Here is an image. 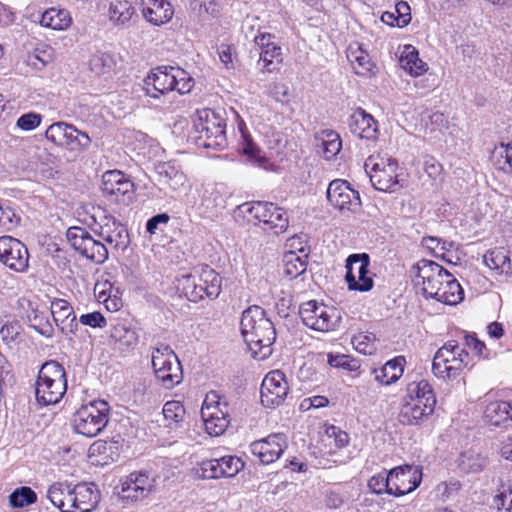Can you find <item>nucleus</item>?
I'll list each match as a JSON object with an SVG mask.
<instances>
[{
  "label": "nucleus",
  "instance_id": "obj_16",
  "mask_svg": "<svg viewBox=\"0 0 512 512\" xmlns=\"http://www.w3.org/2000/svg\"><path fill=\"white\" fill-rule=\"evenodd\" d=\"M327 200L340 211L357 213L361 209L359 192L350 187L346 180L335 179L327 188Z\"/></svg>",
  "mask_w": 512,
  "mask_h": 512
},
{
  "label": "nucleus",
  "instance_id": "obj_54",
  "mask_svg": "<svg viewBox=\"0 0 512 512\" xmlns=\"http://www.w3.org/2000/svg\"><path fill=\"white\" fill-rule=\"evenodd\" d=\"M374 340L375 336L371 333H359L353 336L352 344L358 352L364 355H371L376 350Z\"/></svg>",
  "mask_w": 512,
  "mask_h": 512
},
{
  "label": "nucleus",
  "instance_id": "obj_56",
  "mask_svg": "<svg viewBox=\"0 0 512 512\" xmlns=\"http://www.w3.org/2000/svg\"><path fill=\"white\" fill-rule=\"evenodd\" d=\"M219 462L224 477H233L244 467V463L237 456H223L219 458Z\"/></svg>",
  "mask_w": 512,
  "mask_h": 512
},
{
  "label": "nucleus",
  "instance_id": "obj_45",
  "mask_svg": "<svg viewBox=\"0 0 512 512\" xmlns=\"http://www.w3.org/2000/svg\"><path fill=\"white\" fill-rule=\"evenodd\" d=\"M323 157L327 160L335 157L341 150L342 141L339 134L333 130H325L321 136Z\"/></svg>",
  "mask_w": 512,
  "mask_h": 512
},
{
  "label": "nucleus",
  "instance_id": "obj_49",
  "mask_svg": "<svg viewBox=\"0 0 512 512\" xmlns=\"http://www.w3.org/2000/svg\"><path fill=\"white\" fill-rule=\"evenodd\" d=\"M37 500L36 493L27 486H23L14 490L9 496V502L12 507L22 508L35 503Z\"/></svg>",
  "mask_w": 512,
  "mask_h": 512
},
{
  "label": "nucleus",
  "instance_id": "obj_59",
  "mask_svg": "<svg viewBox=\"0 0 512 512\" xmlns=\"http://www.w3.org/2000/svg\"><path fill=\"white\" fill-rule=\"evenodd\" d=\"M492 505L498 512H512V489L509 487L497 494Z\"/></svg>",
  "mask_w": 512,
  "mask_h": 512
},
{
  "label": "nucleus",
  "instance_id": "obj_34",
  "mask_svg": "<svg viewBox=\"0 0 512 512\" xmlns=\"http://www.w3.org/2000/svg\"><path fill=\"white\" fill-rule=\"evenodd\" d=\"M347 58L357 75L366 76L372 72L374 68V63L369 54L359 44L349 46L347 49Z\"/></svg>",
  "mask_w": 512,
  "mask_h": 512
},
{
  "label": "nucleus",
  "instance_id": "obj_46",
  "mask_svg": "<svg viewBox=\"0 0 512 512\" xmlns=\"http://www.w3.org/2000/svg\"><path fill=\"white\" fill-rule=\"evenodd\" d=\"M171 360H175V352L171 349V347L167 344H160L155 347L152 351V367L155 375L162 369L165 368V365L170 364Z\"/></svg>",
  "mask_w": 512,
  "mask_h": 512
},
{
  "label": "nucleus",
  "instance_id": "obj_52",
  "mask_svg": "<svg viewBox=\"0 0 512 512\" xmlns=\"http://www.w3.org/2000/svg\"><path fill=\"white\" fill-rule=\"evenodd\" d=\"M368 487L378 495L382 493L393 495L390 473L386 470L372 476L368 481Z\"/></svg>",
  "mask_w": 512,
  "mask_h": 512
},
{
  "label": "nucleus",
  "instance_id": "obj_35",
  "mask_svg": "<svg viewBox=\"0 0 512 512\" xmlns=\"http://www.w3.org/2000/svg\"><path fill=\"white\" fill-rule=\"evenodd\" d=\"M298 251L302 255H299L294 251H289L286 252L283 257L284 274L290 279L297 278L307 269L308 254L306 253V250L304 247H300L298 248Z\"/></svg>",
  "mask_w": 512,
  "mask_h": 512
},
{
  "label": "nucleus",
  "instance_id": "obj_28",
  "mask_svg": "<svg viewBox=\"0 0 512 512\" xmlns=\"http://www.w3.org/2000/svg\"><path fill=\"white\" fill-rule=\"evenodd\" d=\"M457 468L464 474L482 472L489 464V458L479 448L471 447L462 451L457 460Z\"/></svg>",
  "mask_w": 512,
  "mask_h": 512
},
{
  "label": "nucleus",
  "instance_id": "obj_26",
  "mask_svg": "<svg viewBox=\"0 0 512 512\" xmlns=\"http://www.w3.org/2000/svg\"><path fill=\"white\" fill-rule=\"evenodd\" d=\"M28 259L26 246L18 239L10 237L7 250L2 252L0 261L14 271L23 272L28 267Z\"/></svg>",
  "mask_w": 512,
  "mask_h": 512
},
{
  "label": "nucleus",
  "instance_id": "obj_23",
  "mask_svg": "<svg viewBox=\"0 0 512 512\" xmlns=\"http://www.w3.org/2000/svg\"><path fill=\"white\" fill-rule=\"evenodd\" d=\"M155 171L157 181L166 194L168 192H178L185 187L186 176L175 163H158L155 166Z\"/></svg>",
  "mask_w": 512,
  "mask_h": 512
},
{
  "label": "nucleus",
  "instance_id": "obj_17",
  "mask_svg": "<svg viewBox=\"0 0 512 512\" xmlns=\"http://www.w3.org/2000/svg\"><path fill=\"white\" fill-rule=\"evenodd\" d=\"M393 496L400 497L414 491L421 483L422 469L417 465H402L389 471Z\"/></svg>",
  "mask_w": 512,
  "mask_h": 512
},
{
  "label": "nucleus",
  "instance_id": "obj_57",
  "mask_svg": "<svg viewBox=\"0 0 512 512\" xmlns=\"http://www.w3.org/2000/svg\"><path fill=\"white\" fill-rule=\"evenodd\" d=\"M68 127L69 124L66 122H55L47 128L45 137L54 144L61 146Z\"/></svg>",
  "mask_w": 512,
  "mask_h": 512
},
{
  "label": "nucleus",
  "instance_id": "obj_40",
  "mask_svg": "<svg viewBox=\"0 0 512 512\" xmlns=\"http://www.w3.org/2000/svg\"><path fill=\"white\" fill-rule=\"evenodd\" d=\"M490 159L496 169L504 173H512V142L496 146L491 152Z\"/></svg>",
  "mask_w": 512,
  "mask_h": 512
},
{
  "label": "nucleus",
  "instance_id": "obj_3",
  "mask_svg": "<svg viewBox=\"0 0 512 512\" xmlns=\"http://www.w3.org/2000/svg\"><path fill=\"white\" fill-rule=\"evenodd\" d=\"M225 128V120L215 111L197 110L190 138L200 148L222 150L227 146Z\"/></svg>",
  "mask_w": 512,
  "mask_h": 512
},
{
  "label": "nucleus",
  "instance_id": "obj_36",
  "mask_svg": "<svg viewBox=\"0 0 512 512\" xmlns=\"http://www.w3.org/2000/svg\"><path fill=\"white\" fill-rule=\"evenodd\" d=\"M155 376L166 389H172L180 384L183 380V371L177 355L175 354V360H171L170 364L167 363L165 368H162Z\"/></svg>",
  "mask_w": 512,
  "mask_h": 512
},
{
  "label": "nucleus",
  "instance_id": "obj_62",
  "mask_svg": "<svg viewBox=\"0 0 512 512\" xmlns=\"http://www.w3.org/2000/svg\"><path fill=\"white\" fill-rule=\"evenodd\" d=\"M395 14L397 17L396 25L398 27H405L411 21L410 6L405 1H400L395 6Z\"/></svg>",
  "mask_w": 512,
  "mask_h": 512
},
{
  "label": "nucleus",
  "instance_id": "obj_21",
  "mask_svg": "<svg viewBox=\"0 0 512 512\" xmlns=\"http://www.w3.org/2000/svg\"><path fill=\"white\" fill-rule=\"evenodd\" d=\"M51 314L61 332L72 339L78 329V322L70 303L64 299H54L51 302Z\"/></svg>",
  "mask_w": 512,
  "mask_h": 512
},
{
  "label": "nucleus",
  "instance_id": "obj_31",
  "mask_svg": "<svg viewBox=\"0 0 512 512\" xmlns=\"http://www.w3.org/2000/svg\"><path fill=\"white\" fill-rule=\"evenodd\" d=\"M73 485L68 482H56L49 486L47 498L61 512H73Z\"/></svg>",
  "mask_w": 512,
  "mask_h": 512
},
{
  "label": "nucleus",
  "instance_id": "obj_24",
  "mask_svg": "<svg viewBox=\"0 0 512 512\" xmlns=\"http://www.w3.org/2000/svg\"><path fill=\"white\" fill-rule=\"evenodd\" d=\"M348 127L352 134L361 139L375 140L378 135L377 121L362 108H357L350 115Z\"/></svg>",
  "mask_w": 512,
  "mask_h": 512
},
{
  "label": "nucleus",
  "instance_id": "obj_64",
  "mask_svg": "<svg viewBox=\"0 0 512 512\" xmlns=\"http://www.w3.org/2000/svg\"><path fill=\"white\" fill-rule=\"evenodd\" d=\"M344 503L343 495L337 490H328L325 494V504L330 509H338Z\"/></svg>",
  "mask_w": 512,
  "mask_h": 512
},
{
  "label": "nucleus",
  "instance_id": "obj_27",
  "mask_svg": "<svg viewBox=\"0 0 512 512\" xmlns=\"http://www.w3.org/2000/svg\"><path fill=\"white\" fill-rule=\"evenodd\" d=\"M72 510L73 512H92L100 499L99 492L94 485L86 483L73 485Z\"/></svg>",
  "mask_w": 512,
  "mask_h": 512
},
{
  "label": "nucleus",
  "instance_id": "obj_22",
  "mask_svg": "<svg viewBox=\"0 0 512 512\" xmlns=\"http://www.w3.org/2000/svg\"><path fill=\"white\" fill-rule=\"evenodd\" d=\"M102 191L106 195L130 200L134 193V183L118 170L107 171L102 176Z\"/></svg>",
  "mask_w": 512,
  "mask_h": 512
},
{
  "label": "nucleus",
  "instance_id": "obj_32",
  "mask_svg": "<svg viewBox=\"0 0 512 512\" xmlns=\"http://www.w3.org/2000/svg\"><path fill=\"white\" fill-rule=\"evenodd\" d=\"M511 405L506 401H493L489 403L484 411L486 421L495 427H506L512 421L510 415Z\"/></svg>",
  "mask_w": 512,
  "mask_h": 512
},
{
  "label": "nucleus",
  "instance_id": "obj_15",
  "mask_svg": "<svg viewBox=\"0 0 512 512\" xmlns=\"http://www.w3.org/2000/svg\"><path fill=\"white\" fill-rule=\"evenodd\" d=\"M289 392V385L284 372L270 371L263 379L260 398L263 406L275 408L281 405Z\"/></svg>",
  "mask_w": 512,
  "mask_h": 512
},
{
  "label": "nucleus",
  "instance_id": "obj_29",
  "mask_svg": "<svg viewBox=\"0 0 512 512\" xmlns=\"http://www.w3.org/2000/svg\"><path fill=\"white\" fill-rule=\"evenodd\" d=\"M143 5L144 18L155 26H161L173 17L174 10L167 0H143Z\"/></svg>",
  "mask_w": 512,
  "mask_h": 512
},
{
  "label": "nucleus",
  "instance_id": "obj_4",
  "mask_svg": "<svg viewBox=\"0 0 512 512\" xmlns=\"http://www.w3.org/2000/svg\"><path fill=\"white\" fill-rule=\"evenodd\" d=\"M67 390V378L64 367L57 361L44 363L36 381L35 395L40 405L58 403Z\"/></svg>",
  "mask_w": 512,
  "mask_h": 512
},
{
  "label": "nucleus",
  "instance_id": "obj_25",
  "mask_svg": "<svg viewBox=\"0 0 512 512\" xmlns=\"http://www.w3.org/2000/svg\"><path fill=\"white\" fill-rule=\"evenodd\" d=\"M110 338L119 350L134 348L139 341L136 327L128 320H118L111 325Z\"/></svg>",
  "mask_w": 512,
  "mask_h": 512
},
{
  "label": "nucleus",
  "instance_id": "obj_10",
  "mask_svg": "<svg viewBox=\"0 0 512 512\" xmlns=\"http://www.w3.org/2000/svg\"><path fill=\"white\" fill-rule=\"evenodd\" d=\"M201 417L207 433L211 436H220L230 424L229 406L222 402L215 392H211L204 400Z\"/></svg>",
  "mask_w": 512,
  "mask_h": 512
},
{
  "label": "nucleus",
  "instance_id": "obj_42",
  "mask_svg": "<svg viewBox=\"0 0 512 512\" xmlns=\"http://www.w3.org/2000/svg\"><path fill=\"white\" fill-rule=\"evenodd\" d=\"M91 145V138L86 132L78 130L74 125L69 124L67 133L61 146L69 150H87Z\"/></svg>",
  "mask_w": 512,
  "mask_h": 512
},
{
  "label": "nucleus",
  "instance_id": "obj_41",
  "mask_svg": "<svg viewBox=\"0 0 512 512\" xmlns=\"http://www.w3.org/2000/svg\"><path fill=\"white\" fill-rule=\"evenodd\" d=\"M484 263L493 270H500L508 273L511 270L510 258L504 248H494L488 250L484 257Z\"/></svg>",
  "mask_w": 512,
  "mask_h": 512
},
{
  "label": "nucleus",
  "instance_id": "obj_12",
  "mask_svg": "<svg viewBox=\"0 0 512 512\" xmlns=\"http://www.w3.org/2000/svg\"><path fill=\"white\" fill-rule=\"evenodd\" d=\"M246 211L253 219L262 223L264 231H272L279 235L285 232L289 226L287 212L272 202H253Z\"/></svg>",
  "mask_w": 512,
  "mask_h": 512
},
{
  "label": "nucleus",
  "instance_id": "obj_8",
  "mask_svg": "<svg viewBox=\"0 0 512 512\" xmlns=\"http://www.w3.org/2000/svg\"><path fill=\"white\" fill-rule=\"evenodd\" d=\"M414 282L417 287H421V292L426 298H434L437 295L440 286L450 272L438 263L421 259L411 269Z\"/></svg>",
  "mask_w": 512,
  "mask_h": 512
},
{
  "label": "nucleus",
  "instance_id": "obj_43",
  "mask_svg": "<svg viewBox=\"0 0 512 512\" xmlns=\"http://www.w3.org/2000/svg\"><path fill=\"white\" fill-rule=\"evenodd\" d=\"M400 65L414 76H419L427 70V64L419 59L418 51L411 46L406 47L404 54L400 57Z\"/></svg>",
  "mask_w": 512,
  "mask_h": 512
},
{
  "label": "nucleus",
  "instance_id": "obj_37",
  "mask_svg": "<svg viewBox=\"0 0 512 512\" xmlns=\"http://www.w3.org/2000/svg\"><path fill=\"white\" fill-rule=\"evenodd\" d=\"M40 24L54 30H65L71 24V17L65 9L49 8L42 14Z\"/></svg>",
  "mask_w": 512,
  "mask_h": 512
},
{
  "label": "nucleus",
  "instance_id": "obj_47",
  "mask_svg": "<svg viewBox=\"0 0 512 512\" xmlns=\"http://www.w3.org/2000/svg\"><path fill=\"white\" fill-rule=\"evenodd\" d=\"M282 60V49L276 43L260 51L259 61L263 62V68L267 72L276 70L277 66L282 63Z\"/></svg>",
  "mask_w": 512,
  "mask_h": 512
},
{
  "label": "nucleus",
  "instance_id": "obj_9",
  "mask_svg": "<svg viewBox=\"0 0 512 512\" xmlns=\"http://www.w3.org/2000/svg\"><path fill=\"white\" fill-rule=\"evenodd\" d=\"M364 167L375 189L384 192H395L401 187L398 182V166L395 160L372 155L366 159Z\"/></svg>",
  "mask_w": 512,
  "mask_h": 512
},
{
  "label": "nucleus",
  "instance_id": "obj_14",
  "mask_svg": "<svg viewBox=\"0 0 512 512\" xmlns=\"http://www.w3.org/2000/svg\"><path fill=\"white\" fill-rule=\"evenodd\" d=\"M122 499L141 501L156 491V476L146 470L133 471L120 481Z\"/></svg>",
  "mask_w": 512,
  "mask_h": 512
},
{
  "label": "nucleus",
  "instance_id": "obj_38",
  "mask_svg": "<svg viewBox=\"0 0 512 512\" xmlns=\"http://www.w3.org/2000/svg\"><path fill=\"white\" fill-rule=\"evenodd\" d=\"M134 13V7L127 0H115L109 8V18L115 26L128 25Z\"/></svg>",
  "mask_w": 512,
  "mask_h": 512
},
{
  "label": "nucleus",
  "instance_id": "obj_30",
  "mask_svg": "<svg viewBox=\"0 0 512 512\" xmlns=\"http://www.w3.org/2000/svg\"><path fill=\"white\" fill-rule=\"evenodd\" d=\"M405 362L403 356H398L387 361L381 368L372 369L371 373L379 384L391 385L402 376Z\"/></svg>",
  "mask_w": 512,
  "mask_h": 512
},
{
  "label": "nucleus",
  "instance_id": "obj_60",
  "mask_svg": "<svg viewBox=\"0 0 512 512\" xmlns=\"http://www.w3.org/2000/svg\"><path fill=\"white\" fill-rule=\"evenodd\" d=\"M41 119L42 117L40 114L30 112L20 116L17 120L16 125L22 130L30 131L37 128L40 125Z\"/></svg>",
  "mask_w": 512,
  "mask_h": 512
},
{
  "label": "nucleus",
  "instance_id": "obj_2",
  "mask_svg": "<svg viewBox=\"0 0 512 512\" xmlns=\"http://www.w3.org/2000/svg\"><path fill=\"white\" fill-rule=\"evenodd\" d=\"M195 81L191 75L180 67L158 66L144 79V90L146 95L152 98H159L170 91H177L179 94L191 92Z\"/></svg>",
  "mask_w": 512,
  "mask_h": 512
},
{
  "label": "nucleus",
  "instance_id": "obj_58",
  "mask_svg": "<svg viewBox=\"0 0 512 512\" xmlns=\"http://www.w3.org/2000/svg\"><path fill=\"white\" fill-rule=\"evenodd\" d=\"M244 155L248 157V159L253 162L261 165L266 161L265 157L260 155V150L253 141L244 135V141L241 148Z\"/></svg>",
  "mask_w": 512,
  "mask_h": 512
},
{
  "label": "nucleus",
  "instance_id": "obj_33",
  "mask_svg": "<svg viewBox=\"0 0 512 512\" xmlns=\"http://www.w3.org/2000/svg\"><path fill=\"white\" fill-rule=\"evenodd\" d=\"M464 291L459 282L450 273L433 299L446 305H456L463 300Z\"/></svg>",
  "mask_w": 512,
  "mask_h": 512
},
{
  "label": "nucleus",
  "instance_id": "obj_51",
  "mask_svg": "<svg viewBox=\"0 0 512 512\" xmlns=\"http://www.w3.org/2000/svg\"><path fill=\"white\" fill-rule=\"evenodd\" d=\"M185 407L179 401H168L164 404L163 415L168 426L178 425L185 418Z\"/></svg>",
  "mask_w": 512,
  "mask_h": 512
},
{
  "label": "nucleus",
  "instance_id": "obj_5",
  "mask_svg": "<svg viewBox=\"0 0 512 512\" xmlns=\"http://www.w3.org/2000/svg\"><path fill=\"white\" fill-rule=\"evenodd\" d=\"M221 277L211 268H202L199 274L182 275L178 279V289L192 302L204 297L215 299L221 292Z\"/></svg>",
  "mask_w": 512,
  "mask_h": 512
},
{
  "label": "nucleus",
  "instance_id": "obj_48",
  "mask_svg": "<svg viewBox=\"0 0 512 512\" xmlns=\"http://www.w3.org/2000/svg\"><path fill=\"white\" fill-rule=\"evenodd\" d=\"M53 60V49L48 46L36 48L32 53L28 54L26 63L35 70H42L47 64Z\"/></svg>",
  "mask_w": 512,
  "mask_h": 512
},
{
  "label": "nucleus",
  "instance_id": "obj_11",
  "mask_svg": "<svg viewBox=\"0 0 512 512\" xmlns=\"http://www.w3.org/2000/svg\"><path fill=\"white\" fill-rule=\"evenodd\" d=\"M70 245L83 257L96 264H102L108 259V247L101 240L94 239L82 227H70L66 232Z\"/></svg>",
  "mask_w": 512,
  "mask_h": 512
},
{
  "label": "nucleus",
  "instance_id": "obj_55",
  "mask_svg": "<svg viewBox=\"0 0 512 512\" xmlns=\"http://www.w3.org/2000/svg\"><path fill=\"white\" fill-rule=\"evenodd\" d=\"M319 305L316 301L311 300L306 303H303L300 306L299 315L302 319L304 325L312 329V322L319 319L322 315V310L319 309Z\"/></svg>",
  "mask_w": 512,
  "mask_h": 512
},
{
  "label": "nucleus",
  "instance_id": "obj_18",
  "mask_svg": "<svg viewBox=\"0 0 512 512\" xmlns=\"http://www.w3.org/2000/svg\"><path fill=\"white\" fill-rule=\"evenodd\" d=\"M287 446V437L275 433L251 443L250 450L262 464L268 465L278 460Z\"/></svg>",
  "mask_w": 512,
  "mask_h": 512
},
{
  "label": "nucleus",
  "instance_id": "obj_7",
  "mask_svg": "<svg viewBox=\"0 0 512 512\" xmlns=\"http://www.w3.org/2000/svg\"><path fill=\"white\" fill-rule=\"evenodd\" d=\"M109 404L104 400H94L82 405L73 416L74 430L83 436H97L109 421Z\"/></svg>",
  "mask_w": 512,
  "mask_h": 512
},
{
  "label": "nucleus",
  "instance_id": "obj_19",
  "mask_svg": "<svg viewBox=\"0 0 512 512\" xmlns=\"http://www.w3.org/2000/svg\"><path fill=\"white\" fill-rule=\"evenodd\" d=\"M95 234L113 249H124L128 245V232L124 225L113 217H105L97 224Z\"/></svg>",
  "mask_w": 512,
  "mask_h": 512
},
{
  "label": "nucleus",
  "instance_id": "obj_13",
  "mask_svg": "<svg viewBox=\"0 0 512 512\" xmlns=\"http://www.w3.org/2000/svg\"><path fill=\"white\" fill-rule=\"evenodd\" d=\"M369 265L370 257L366 253L352 254L347 258L345 279L349 290L368 292L373 288Z\"/></svg>",
  "mask_w": 512,
  "mask_h": 512
},
{
  "label": "nucleus",
  "instance_id": "obj_63",
  "mask_svg": "<svg viewBox=\"0 0 512 512\" xmlns=\"http://www.w3.org/2000/svg\"><path fill=\"white\" fill-rule=\"evenodd\" d=\"M464 339L465 345L473 349L478 356L482 358H488L489 353L484 342L480 341L475 335L471 334H466Z\"/></svg>",
  "mask_w": 512,
  "mask_h": 512
},
{
  "label": "nucleus",
  "instance_id": "obj_1",
  "mask_svg": "<svg viewBox=\"0 0 512 512\" xmlns=\"http://www.w3.org/2000/svg\"><path fill=\"white\" fill-rule=\"evenodd\" d=\"M240 328L244 341L254 358L264 360L272 354L276 329L262 307L252 305L244 310Z\"/></svg>",
  "mask_w": 512,
  "mask_h": 512
},
{
  "label": "nucleus",
  "instance_id": "obj_53",
  "mask_svg": "<svg viewBox=\"0 0 512 512\" xmlns=\"http://www.w3.org/2000/svg\"><path fill=\"white\" fill-rule=\"evenodd\" d=\"M113 65L114 60L112 56L107 53H97L90 59V68L98 75L110 72Z\"/></svg>",
  "mask_w": 512,
  "mask_h": 512
},
{
  "label": "nucleus",
  "instance_id": "obj_39",
  "mask_svg": "<svg viewBox=\"0 0 512 512\" xmlns=\"http://www.w3.org/2000/svg\"><path fill=\"white\" fill-rule=\"evenodd\" d=\"M428 397L430 398L429 402L436 405V397L432 386L427 380L422 379L420 381H413L407 385L406 395L403 397V399L420 400L421 403H423V401L428 399Z\"/></svg>",
  "mask_w": 512,
  "mask_h": 512
},
{
  "label": "nucleus",
  "instance_id": "obj_50",
  "mask_svg": "<svg viewBox=\"0 0 512 512\" xmlns=\"http://www.w3.org/2000/svg\"><path fill=\"white\" fill-rule=\"evenodd\" d=\"M195 473L202 479H218L224 477L219 458L203 460L195 469Z\"/></svg>",
  "mask_w": 512,
  "mask_h": 512
},
{
  "label": "nucleus",
  "instance_id": "obj_44",
  "mask_svg": "<svg viewBox=\"0 0 512 512\" xmlns=\"http://www.w3.org/2000/svg\"><path fill=\"white\" fill-rule=\"evenodd\" d=\"M319 309L322 310L321 316L318 320L312 322V329L327 332L335 328L337 323L340 321V313L333 307L320 304Z\"/></svg>",
  "mask_w": 512,
  "mask_h": 512
},
{
  "label": "nucleus",
  "instance_id": "obj_6",
  "mask_svg": "<svg viewBox=\"0 0 512 512\" xmlns=\"http://www.w3.org/2000/svg\"><path fill=\"white\" fill-rule=\"evenodd\" d=\"M469 364V354L457 341L450 340L434 356L432 371L438 378L455 379Z\"/></svg>",
  "mask_w": 512,
  "mask_h": 512
},
{
  "label": "nucleus",
  "instance_id": "obj_20",
  "mask_svg": "<svg viewBox=\"0 0 512 512\" xmlns=\"http://www.w3.org/2000/svg\"><path fill=\"white\" fill-rule=\"evenodd\" d=\"M429 399L428 397L423 403L420 400L403 399L398 415L400 423L408 426L422 424L433 414L435 409V404H431Z\"/></svg>",
  "mask_w": 512,
  "mask_h": 512
},
{
  "label": "nucleus",
  "instance_id": "obj_61",
  "mask_svg": "<svg viewBox=\"0 0 512 512\" xmlns=\"http://www.w3.org/2000/svg\"><path fill=\"white\" fill-rule=\"evenodd\" d=\"M79 322L82 325L92 328H103L107 326L106 318L97 311L81 315Z\"/></svg>",
  "mask_w": 512,
  "mask_h": 512
}]
</instances>
